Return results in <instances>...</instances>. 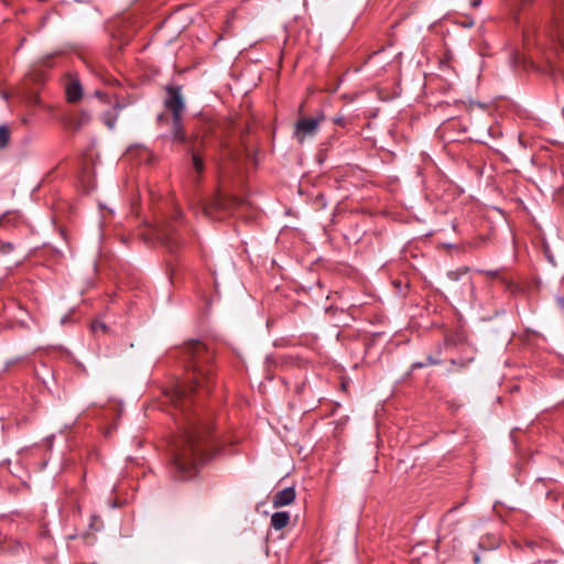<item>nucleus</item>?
I'll use <instances>...</instances> for the list:
<instances>
[{"mask_svg":"<svg viewBox=\"0 0 564 564\" xmlns=\"http://www.w3.org/2000/svg\"><path fill=\"white\" fill-rule=\"evenodd\" d=\"M182 349L188 375L186 380L176 383L171 400L175 406L185 412L194 392L210 390L213 372L210 362L214 359V352L205 343L197 339L186 341Z\"/></svg>","mask_w":564,"mask_h":564,"instance_id":"nucleus-1","label":"nucleus"},{"mask_svg":"<svg viewBox=\"0 0 564 564\" xmlns=\"http://www.w3.org/2000/svg\"><path fill=\"white\" fill-rule=\"evenodd\" d=\"M210 431V423L196 416L187 417L182 443L173 454V466L180 479L192 477L212 457Z\"/></svg>","mask_w":564,"mask_h":564,"instance_id":"nucleus-2","label":"nucleus"},{"mask_svg":"<svg viewBox=\"0 0 564 564\" xmlns=\"http://www.w3.org/2000/svg\"><path fill=\"white\" fill-rule=\"evenodd\" d=\"M325 120V116L323 113L316 117H302L300 118L294 127V137L299 143H304L308 138L314 137L317 131L321 122Z\"/></svg>","mask_w":564,"mask_h":564,"instance_id":"nucleus-3","label":"nucleus"},{"mask_svg":"<svg viewBox=\"0 0 564 564\" xmlns=\"http://www.w3.org/2000/svg\"><path fill=\"white\" fill-rule=\"evenodd\" d=\"M204 138L200 135H194L189 139L188 153L192 158V165L196 172L195 182L200 181V176L205 171V162L203 158Z\"/></svg>","mask_w":564,"mask_h":564,"instance_id":"nucleus-4","label":"nucleus"},{"mask_svg":"<svg viewBox=\"0 0 564 564\" xmlns=\"http://www.w3.org/2000/svg\"><path fill=\"white\" fill-rule=\"evenodd\" d=\"M152 235L158 238L170 251L176 250L181 246L178 234L170 227H163L162 223L151 225Z\"/></svg>","mask_w":564,"mask_h":564,"instance_id":"nucleus-5","label":"nucleus"},{"mask_svg":"<svg viewBox=\"0 0 564 564\" xmlns=\"http://www.w3.org/2000/svg\"><path fill=\"white\" fill-rule=\"evenodd\" d=\"M550 36L564 45V0H554Z\"/></svg>","mask_w":564,"mask_h":564,"instance_id":"nucleus-6","label":"nucleus"},{"mask_svg":"<svg viewBox=\"0 0 564 564\" xmlns=\"http://www.w3.org/2000/svg\"><path fill=\"white\" fill-rule=\"evenodd\" d=\"M167 98L165 99V107L171 110L172 116L177 119V117H182V112L184 110V100L181 94L180 87H167Z\"/></svg>","mask_w":564,"mask_h":564,"instance_id":"nucleus-7","label":"nucleus"},{"mask_svg":"<svg viewBox=\"0 0 564 564\" xmlns=\"http://www.w3.org/2000/svg\"><path fill=\"white\" fill-rule=\"evenodd\" d=\"M295 489L293 487H288L274 494L272 505L274 508L289 506L295 500Z\"/></svg>","mask_w":564,"mask_h":564,"instance_id":"nucleus-8","label":"nucleus"},{"mask_svg":"<svg viewBox=\"0 0 564 564\" xmlns=\"http://www.w3.org/2000/svg\"><path fill=\"white\" fill-rule=\"evenodd\" d=\"M194 135H199V134L193 133L189 137L186 135L184 128H183V123H182V117H177V119H175L173 117L172 137H173L174 141L180 142V143H187L189 145V139Z\"/></svg>","mask_w":564,"mask_h":564,"instance_id":"nucleus-9","label":"nucleus"},{"mask_svg":"<svg viewBox=\"0 0 564 564\" xmlns=\"http://www.w3.org/2000/svg\"><path fill=\"white\" fill-rule=\"evenodd\" d=\"M83 96V88L78 79H70L66 85V99L68 102H76Z\"/></svg>","mask_w":564,"mask_h":564,"instance_id":"nucleus-10","label":"nucleus"},{"mask_svg":"<svg viewBox=\"0 0 564 564\" xmlns=\"http://www.w3.org/2000/svg\"><path fill=\"white\" fill-rule=\"evenodd\" d=\"M289 522H290V513L286 511L274 512L271 516V520H270L271 527L274 530L284 529L289 524Z\"/></svg>","mask_w":564,"mask_h":564,"instance_id":"nucleus-11","label":"nucleus"},{"mask_svg":"<svg viewBox=\"0 0 564 564\" xmlns=\"http://www.w3.org/2000/svg\"><path fill=\"white\" fill-rule=\"evenodd\" d=\"M464 289H458L455 284H452L448 286V291L457 297H463L465 294V291H467L471 296L475 294V284L470 278H467V280L463 284Z\"/></svg>","mask_w":564,"mask_h":564,"instance_id":"nucleus-12","label":"nucleus"},{"mask_svg":"<svg viewBox=\"0 0 564 564\" xmlns=\"http://www.w3.org/2000/svg\"><path fill=\"white\" fill-rule=\"evenodd\" d=\"M90 121V115L87 111H80L78 116L69 120V126L78 131L82 127L86 126Z\"/></svg>","mask_w":564,"mask_h":564,"instance_id":"nucleus-13","label":"nucleus"},{"mask_svg":"<svg viewBox=\"0 0 564 564\" xmlns=\"http://www.w3.org/2000/svg\"><path fill=\"white\" fill-rule=\"evenodd\" d=\"M120 109H121V106L119 104H117L113 107V111H108L102 115V121L109 129L115 128Z\"/></svg>","mask_w":564,"mask_h":564,"instance_id":"nucleus-14","label":"nucleus"},{"mask_svg":"<svg viewBox=\"0 0 564 564\" xmlns=\"http://www.w3.org/2000/svg\"><path fill=\"white\" fill-rule=\"evenodd\" d=\"M469 271V268L468 267H460L456 270H452V271H448L447 272V279L452 282V283H456L458 282L463 276L467 275Z\"/></svg>","mask_w":564,"mask_h":564,"instance_id":"nucleus-15","label":"nucleus"},{"mask_svg":"<svg viewBox=\"0 0 564 564\" xmlns=\"http://www.w3.org/2000/svg\"><path fill=\"white\" fill-rule=\"evenodd\" d=\"M10 140V130L6 126H0V149H4Z\"/></svg>","mask_w":564,"mask_h":564,"instance_id":"nucleus-16","label":"nucleus"},{"mask_svg":"<svg viewBox=\"0 0 564 564\" xmlns=\"http://www.w3.org/2000/svg\"><path fill=\"white\" fill-rule=\"evenodd\" d=\"M479 272L491 279L500 276V272L498 270H480Z\"/></svg>","mask_w":564,"mask_h":564,"instance_id":"nucleus-17","label":"nucleus"},{"mask_svg":"<svg viewBox=\"0 0 564 564\" xmlns=\"http://www.w3.org/2000/svg\"><path fill=\"white\" fill-rule=\"evenodd\" d=\"M333 123L340 127H346L347 120L344 116H336L332 119Z\"/></svg>","mask_w":564,"mask_h":564,"instance_id":"nucleus-18","label":"nucleus"},{"mask_svg":"<svg viewBox=\"0 0 564 564\" xmlns=\"http://www.w3.org/2000/svg\"><path fill=\"white\" fill-rule=\"evenodd\" d=\"M15 215L11 214V213H7L4 214L3 216L0 217V227H3L6 226V224L8 221H11L12 218H14Z\"/></svg>","mask_w":564,"mask_h":564,"instance_id":"nucleus-19","label":"nucleus"},{"mask_svg":"<svg viewBox=\"0 0 564 564\" xmlns=\"http://www.w3.org/2000/svg\"><path fill=\"white\" fill-rule=\"evenodd\" d=\"M13 250V245L11 242H3L0 246V251L3 254H7Z\"/></svg>","mask_w":564,"mask_h":564,"instance_id":"nucleus-20","label":"nucleus"},{"mask_svg":"<svg viewBox=\"0 0 564 564\" xmlns=\"http://www.w3.org/2000/svg\"><path fill=\"white\" fill-rule=\"evenodd\" d=\"M473 359H469L467 362H457L456 360L452 359L451 362L452 365L456 366L458 365L459 367H465L468 362H470Z\"/></svg>","mask_w":564,"mask_h":564,"instance_id":"nucleus-21","label":"nucleus"},{"mask_svg":"<svg viewBox=\"0 0 564 564\" xmlns=\"http://www.w3.org/2000/svg\"><path fill=\"white\" fill-rule=\"evenodd\" d=\"M498 544H499V539L494 538V541L490 543V545L488 547L495 549L498 546Z\"/></svg>","mask_w":564,"mask_h":564,"instance_id":"nucleus-22","label":"nucleus"},{"mask_svg":"<svg viewBox=\"0 0 564 564\" xmlns=\"http://www.w3.org/2000/svg\"><path fill=\"white\" fill-rule=\"evenodd\" d=\"M437 364H440V361H438V360H435V359H433L432 357H429V358H427V365H437Z\"/></svg>","mask_w":564,"mask_h":564,"instance_id":"nucleus-23","label":"nucleus"},{"mask_svg":"<svg viewBox=\"0 0 564 564\" xmlns=\"http://www.w3.org/2000/svg\"><path fill=\"white\" fill-rule=\"evenodd\" d=\"M98 327H99V328H101L102 330H105V328H106V326H105L104 324H101V323H99V324H94V325H93V328H94L95 330H96Z\"/></svg>","mask_w":564,"mask_h":564,"instance_id":"nucleus-24","label":"nucleus"},{"mask_svg":"<svg viewBox=\"0 0 564 564\" xmlns=\"http://www.w3.org/2000/svg\"><path fill=\"white\" fill-rule=\"evenodd\" d=\"M480 3H481V0H473L471 1V7L473 8H477V7H479Z\"/></svg>","mask_w":564,"mask_h":564,"instance_id":"nucleus-25","label":"nucleus"},{"mask_svg":"<svg viewBox=\"0 0 564 564\" xmlns=\"http://www.w3.org/2000/svg\"><path fill=\"white\" fill-rule=\"evenodd\" d=\"M485 242L484 238H480L477 242L474 243L475 247H479L480 243Z\"/></svg>","mask_w":564,"mask_h":564,"instance_id":"nucleus-26","label":"nucleus"},{"mask_svg":"<svg viewBox=\"0 0 564 564\" xmlns=\"http://www.w3.org/2000/svg\"><path fill=\"white\" fill-rule=\"evenodd\" d=\"M480 546L486 547L485 539H481V541H480Z\"/></svg>","mask_w":564,"mask_h":564,"instance_id":"nucleus-27","label":"nucleus"},{"mask_svg":"<svg viewBox=\"0 0 564 564\" xmlns=\"http://www.w3.org/2000/svg\"><path fill=\"white\" fill-rule=\"evenodd\" d=\"M424 364H416L415 367H423Z\"/></svg>","mask_w":564,"mask_h":564,"instance_id":"nucleus-28","label":"nucleus"}]
</instances>
